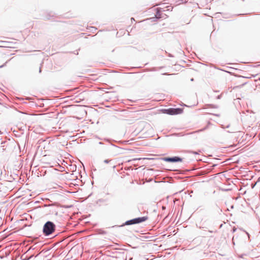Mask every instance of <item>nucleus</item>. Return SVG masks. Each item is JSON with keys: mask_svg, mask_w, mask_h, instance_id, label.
Masks as SVG:
<instances>
[{"mask_svg": "<svg viewBox=\"0 0 260 260\" xmlns=\"http://www.w3.org/2000/svg\"><path fill=\"white\" fill-rule=\"evenodd\" d=\"M55 230V225L51 221L46 222L43 226V233L45 236H48L52 234Z\"/></svg>", "mask_w": 260, "mask_h": 260, "instance_id": "nucleus-1", "label": "nucleus"}, {"mask_svg": "<svg viewBox=\"0 0 260 260\" xmlns=\"http://www.w3.org/2000/svg\"><path fill=\"white\" fill-rule=\"evenodd\" d=\"M148 219V217L146 216H143L141 217L136 218L128 221H127L125 222V224L130 225L133 224H137L139 223L142 222L146 221Z\"/></svg>", "mask_w": 260, "mask_h": 260, "instance_id": "nucleus-2", "label": "nucleus"}, {"mask_svg": "<svg viewBox=\"0 0 260 260\" xmlns=\"http://www.w3.org/2000/svg\"><path fill=\"white\" fill-rule=\"evenodd\" d=\"M162 159L168 162H181L182 161V159L178 156H175L173 157H164Z\"/></svg>", "mask_w": 260, "mask_h": 260, "instance_id": "nucleus-3", "label": "nucleus"}, {"mask_svg": "<svg viewBox=\"0 0 260 260\" xmlns=\"http://www.w3.org/2000/svg\"><path fill=\"white\" fill-rule=\"evenodd\" d=\"M168 113L170 115H175V114H181L183 110L182 109L180 108H177V109H169L168 110Z\"/></svg>", "mask_w": 260, "mask_h": 260, "instance_id": "nucleus-4", "label": "nucleus"}, {"mask_svg": "<svg viewBox=\"0 0 260 260\" xmlns=\"http://www.w3.org/2000/svg\"><path fill=\"white\" fill-rule=\"evenodd\" d=\"M111 160H110V159H105L104 160V162L105 163H106V164H108L109 163Z\"/></svg>", "mask_w": 260, "mask_h": 260, "instance_id": "nucleus-5", "label": "nucleus"}, {"mask_svg": "<svg viewBox=\"0 0 260 260\" xmlns=\"http://www.w3.org/2000/svg\"><path fill=\"white\" fill-rule=\"evenodd\" d=\"M156 17L157 18H160V16H159V12H157L156 14Z\"/></svg>", "mask_w": 260, "mask_h": 260, "instance_id": "nucleus-6", "label": "nucleus"}, {"mask_svg": "<svg viewBox=\"0 0 260 260\" xmlns=\"http://www.w3.org/2000/svg\"><path fill=\"white\" fill-rule=\"evenodd\" d=\"M7 63V61L4 64L0 66V68H2L3 67H4V66H6V63Z\"/></svg>", "mask_w": 260, "mask_h": 260, "instance_id": "nucleus-7", "label": "nucleus"}, {"mask_svg": "<svg viewBox=\"0 0 260 260\" xmlns=\"http://www.w3.org/2000/svg\"><path fill=\"white\" fill-rule=\"evenodd\" d=\"M141 159V158H134V159H133V160H140Z\"/></svg>", "mask_w": 260, "mask_h": 260, "instance_id": "nucleus-8", "label": "nucleus"}, {"mask_svg": "<svg viewBox=\"0 0 260 260\" xmlns=\"http://www.w3.org/2000/svg\"><path fill=\"white\" fill-rule=\"evenodd\" d=\"M39 72H40V73H41V69H40Z\"/></svg>", "mask_w": 260, "mask_h": 260, "instance_id": "nucleus-9", "label": "nucleus"}, {"mask_svg": "<svg viewBox=\"0 0 260 260\" xmlns=\"http://www.w3.org/2000/svg\"><path fill=\"white\" fill-rule=\"evenodd\" d=\"M193 153H194V154H198V153H197V152H193Z\"/></svg>", "mask_w": 260, "mask_h": 260, "instance_id": "nucleus-10", "label": "nucleus"}]
</instances>
